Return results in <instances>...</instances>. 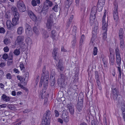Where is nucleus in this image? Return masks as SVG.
<instances>
[{
    "label": "nucleus",
    "instance_id": "f257e3e1",
    "mask_svg": "<svg viewBox=\"0 0 125 125\" xmlns=\"http://www.w3.org/2000/svg\"><path fill=\"white\" fill-rule=\"evenodd\" d=\"M42 72L43 73L42 74V76L41 77L40 86H41L43 83L44 88L46 89L48 83L49 73L48 71H46L45 68H44L42 70Z\"/></svg>",
    "mask_w": 125,
    "mask_h": 125
},
{
    "label": "nucleus",
    "instance_id": "f03ea898",
    "mask_svg": "<svg viewBox=\"0 0 125 125\" xmlns=\"http://www.w3.org/2000/svg\"><path fill=\"white\" fill-rule=\"evenodd\" d=\"M107 11L105 10L103 16L102 20V29L104 33L103 34V38L104 40H105L107 38V32L108 26V18L106 20L105 18L107 15Z\"/></svg>",
    "mask_w": 125,
    "mask_h": 125
},
{
    "label": "nucleus",
    "instance_id": "7ed1b4c3",
    "mask_svg": "<svg viewBox=\"0 0 125 125\" xmlns=\"http://www.w3.org/2000/svg\"><path fill=\"white\" fill-rule=\"evenodd\" d=\"M50 111H47L44 114L42 122V125H50L51 119L50 116Z\"/></svg>",
    "mask_w": 125,
    "mask_h": 125
},
{
    "label": "nucleus",
    "instance_id": "20e7f679",
    "mask_svg": "<svg viewBox=\"0 0 125 125\" xmlns=\"http://www.w3.org/2000/svg\"><path fill=\"white\" fill-rule=\"evenodd\" d=\"M115 51L116 54V63L118 66L117 67L118 69L119 72V76L121 77V73L120 67L119 66H120L121 63V58L120 57V54L119 53V50L118 48H116Z\"/></svg>",
    "mask_w": 125,
    "mask_h": 125
},
{
    "label": "nucleus",
    "instance_id": "39448f33",
    "mask_svg": "<svg viewBox=\"0 0 125 125\" xmlns=\"http://www.w3.org/2000/svg\"><path fill=\"white\" fill-rule=\"evenodd\" d=\"M123 34V29H121L119 31L118 35L120 41V44L121 48L123 49L125 47V44L124 41V37Z\"/></svg>",
    "mask_w": 125,
    "mask_h": 125
},
{
    "label": "nucleus",
    "instance_id": "423d86ee",
    "mask_svg": "<svg viewBox=\"0 0 125 125\" xmlns=\"http://www.w3.org/2000/svg\"><path fill=\"white\" fill-rule=\"evenodd\" d=\"M98 27L97 26L95 27L92 32V36L90 43V45L93 46L95 44V39L96 35L98 32Z\"/></svg>",
    "mask_w": 125,
    "mask_h": 125
},
{
    "label": "nucleus",
    "instance_id": "0eeeda50",
    "mask_svg": "<svg viewBox=\"0 0 125 125\" xmlns=\"http://www.w3.org/2000/svg\"><path fill=\"white\" fill-rule=\"evenodd\" d=\"M28 14L30 18L35 22H39L41 19L38 17H37L36 15L31 10H29L28 12Z\"/></svg>",
    "mask_w": 125,
    "mask_h": 125
},
{
    "label": "nucleus",
    "instance_id": "6e6552de",
    "mask_svg": "<svg viewBox=\"0 0 125 125\" xmlns=\"http://www.w3.org/2000/svg\"><path fill=\"white\" fill-rule=\"evenodd\" d=\"M97 11V8L95 6H93L92 8L91 15L90 17V22L91 23L94 22L95 18V14Z\"/></svg>",
    "mask_w": 125,
    "mask_h": 125
},
{
    "label": "nucleus",
    "instance_id": "1a4fd4ad",
    "mask_svg": "<svg viewBox=\"0 0 125 125\" xmlns=\"http://www.w3.org/2000/svg\"><path fill=\"white\" fill-rule=\"evenodd\" d=\"M52 5V2L49 0H45L44 2L43 8L42 10V12L45 10V12H47L49 7H51Z\"/></svg>",
    "mask_w": 125,
    "mask_h": 125
},
{
    "label": "nucleus",
    "instance_id": "9d476101",
    "mask_svg": "<svg viewBox=\"0 0 125 125\" xmlns=\"http://www.w3.org/2000/svg\"><path fill=\"white\" fill-rule=\"evenodd\" d=\"M17 7L20 11L24 12L26 10L25 6L22 0H19L17 2Z\"/></svg>",
    "mask_w": 125,
    "mask_h": 125
},
{
    "label": "nucleus",
    "instance_id": "9b49d317",
    "mask_svg": "<svg viewBox=\"0 0 125 125\" xmlns=\"http://www.w3.org/2000/svg\"><path fill=\"white\" fill-rule=\"evenodd\" d=\"M19 14L18 12H16L14 15V17L12 19V22L14 26H16L19 24Z\"/></svg>",
    "mask_w": 125,
    "mask_h": 125
},
{
    "label": "nucleus",
    "instance_id": "f8f14e48",
    "mask_svg": "<svg viewBox=\"0 0 125 125\" xmlns=\"http://www.w3.org/2000/svg\"><path fill=\"white\" fill-rule=\"evenodd\" d=\"M26 31L25 33L26 34L29 36H31L33 34L32 29L31 26L28 24H25Z\"/></svg>",
    "mask_w": 125,
    "mask_h": 125
},
{
    "label": "nucleus",
    "instance_id": "ddd939ff",
    "mask_svg": "<svg viewBox=\"0 0 125 125\" xmlns=\"http://www.w3.org/2000/svg\"><path fill=\"white\" fill-rule=\"evenodd\" d=\"M117 5H115L114 8L113 16L114 20L116 21H117L118 19V14L117 11Z\"/></svg>",
    "mask_w": 125,
    "mask_h": 125
},
{
    "label": "nucleus",
    "instance_id": "4468645a",
    "mask_svg": "<svg viewBox=\"0 0 125 125\" xmlns=\"http://www.w3.org/2000/svg\"><path fill=\"white\" fill-rule=\"evenodd\" d=\"M105 1V0H99L97 5L98 11H100L102 10Z\"/></svg>",
    "mask_w": 125,
    "mask_h": 125
},
{
    "label": "nucleus",
    "instance_id": "2eb2a0df",
    "mask_svg": "<svg viewBox=\"0 0 125 125\" xmlns=\"http://www.w3.org/2000/svg\"><path fill=\"white\" fill-rule=\"evenodd\" d=\"M24 40V37L23 36H19L17 38L15 42V44L16 45H20L23 42Z\"/></svg>",
    "mask_w": 125,
    "mask_h": 125
},
{
    "label": "nucleus",
    "instance_id": "dca6fc26",
    "mask_svg": "<svg viewBox=\"0 0 125 125\" xmlns=\"http://www.w3.org/2000/svg\"><path fill=\"white\" fill-rule=\"evenodd\" d=\"M56 35L57 33L55 30H53L51 31V36L53 41H57L58 40V37L56 36Z\"/></svg>",
    "mask_w": 125,
    "mask_h": 125
},
{
    "label": "nucleus",
    "instance_id": "f3484780",
    "mask_svg": "<svg viewBox=\"0 0 125 125\" xmlns=\"http://www.w3.org/2000/svg\"><path fill=\"white\" fill-rule=\"evenodd\" d=\"M57 49L55 48L54 49L52 53V56L54 59L56 60H57L59 59V55L57 53Z\"/></svg>",
    "mask_w": 125,
    "mask_h": 125
},
{
    "label": "nucleus",
    "instance_id": "a211bd4d",
    "mask_svg": "<svg viewBox=\"0 0 125 125\" xmlns=\"http://www.w3.org/2000/svg\"><path fill=\"white\" fill-rule=\"evenodd\" d=\"M53 23L52 19V18L49 19L46 23V27L48 30L51 29Z\"/></svg>",
    "mask_w": 125,
    "mask_h": 125
},
{
    "label": "nucleus",
    "instance_id": "6ab92c4d",
    "mask_svg": "<svg viewBox=\"0 0 125 125\" xmlns=\"http://www.w3.org/2000/svg\"><path fill=\"white\" fill-rule=\"evenodd\" d=\"M62 118L65 122H68L69 121V117L67 114L63 113L62 115Z\"/></svg>",
    "mask_w": 125,
    "mask_h": 125
},
{
    "label": "nucleus",
    "instance_id": "aec40b11",
    "mask_svg": "<svg viewBox=\"0 0 125 125\" xmlns=\"http://www.w3.org/2000/svg\"><path fill=\"white\" fill-rule=\"evenodd\" d=\"M112 92L111 95L113 96L114 98L115 97H117L118 94V92L115 88H112Z\"/></svg>",
    "mask_w": 125,
    "mask_h": 125
},
{
    "label": "nucleus",
    "instance_id": "412c9836",
    "mask_svg": "<svg viewBox=\"0 0 125 125\" xmlns=\"http://www.w3.org/2000/svg\"><path fill=\"white\" fill-rule=\"evenodd\" d=\"M6 25L7 28L9 29L12 28L14 26L12 23L11 22V21L10 20H7L6 22Z\"/></svg>",
    "mask_w": 125,
    "mask_h": 125
},
{
    "label": "nucleus",
    "instance_id": "4be33fe9",
    "mask_svg": "<svg viewBox=\"0 0 125 125\" xmlns=\"http://www.w3.org/2000/svg\"><path fill=\"white\" fill-rule=\"evenodd\" d=\"M67 106L71 114H73L74 113V109L72 104H68Z\"/></svg>",
    "mask_w": 125,
    "mask_h": 125
},
{
    "label": "nucleus",
    "instance_id": "5701e85b",
    "mask_svg": "<svg viewBox=\"0 0 125 125\" xmlns=\"http://www.w3.org/2000/svg\"><path fill=\"white\" fill-rule=\"evenodd\" d=\"M109 61L110 64L113 65L114 64L115 62L114 55H110Z\"/></svg>",
    "mask_w": 125,
    "mask_h": 125
},
{
    "label": "nucleus",
    "instance_id": "b1692460",
    "mask_svg": "<svg viewBox=\"0 0 125 125\" xmlns=\"http://www.w3.org/2000/svg\"><path fill=\"white\" fill-rule=\"evenodd\" d=\"M95 78L96 80V82L98 87V88L100 90H101L102 89L101 84L100 81L99 80V76L98 75H95Z\"/></svg>",
    "mask_w": 125,
    "mask_h": 125
},
{
    "label": "nucleus",
    "instance_id": "393cba45",
    "mask_svg": "<svg viewBox=\"0 0 125 125\" xmlns=\"http://www.w3.org/2000/svg\"><path fill=\"white\" fill-rule=\"evenodd\" d=\"M40 3V0H32L31 1V5L33 6H36L37 4H39Z\"/></svg>",
    "mask_w": 125,
    "mask_h": 125
},
{
    "label": "nucleus",
    "instance_id": "a878e982",
    "mask_svg": "<svg viewBox=\"0 0 125 125\" xmlns=\"http://www.w3.org/2000/svg\"><path fill=\"white\" fill-rule=\"evenodd\" d=\"M33 30L34 33L36 35H38L39 34V29L38 27H34L33 28Z\"/></svg>",
    "mask_w": 125,
    "mask_h": 125
},
{
    "label": "nucleus",
    "instance_id": "bb28decb",
    "mask_svg": "<svg viewBox=\"0 0 125 125\" xmlns=\"http://www.w3.org/2000/svg\"><path fill=\"white\" fill-rule=\"evenodd\" d=\"M1 98L4 101L6 102L9 101L10 99V98L9 96L4 94L2 95Z\"/></svg>",
    "mask_w": 125,
    "mask_h": 125
},
{
    "label": "nucleus",
    "instance_id": "cd10ccee",
    "mask_svg": "<svg viewBox=\"0 0 125 125\" xmlns=\"http://www.w3.org/2000/svg\"><path fill=\"white\" fill-rule=\"evenodd\" d=\"M60 61L61 60L59 61L57 66L58 69L61 71H62L64 69V67L62 66V63Z\"/></svg>",
    "mask_w": 125,
    "mask_h": 125
},
{
    "label": "nucleus",
    "instance_id": "c85d7f7f",
    "mask_svg": "<svg viewBox=\"0 0 125 125\" xmlns=\"http://www.w3.org/2000/svg\"><path fill=\"white\" fill-rule=\"evenodd\" d=\"M77 111L79 112H80L82 110L83 108V104L82 103H81L80 104L79 103H77Z\"/></svg>",
    "mask_w": 125,
    "mask_h": 125
},
{
    "label": "nucleus",
    "instance_id": "c756f323",
    "mask_svg": "<svg viewBox=\"0 0 125 125\" xmlns=\"http://www.w3.org/2000/svg\"><path fill=\"white\" fill-rule=\"evenodd\" d=\"M44 32L42 35L43 38L45 39H47L49 37V34L45 30H43Z\"/></svg>",
    "mask_w": 125,
    "mask_h": 125
},
{
    "label": "nucleus",
    "instance_id": "7c9ffc66",
    "mask_svg": "<svg viewBox=\"0 0 125 125\" xmlns=\"http://www.w3.org/2000/svg\"><path fill=\"white\" fill-rule=\"evenodd\" d=\"M55 72L54 70H52L51 73L50 78L52 80H54L55 79Z\"/></svg>",
    "mask_w": 125,
    "mask_h": 125
},
{
    "label": "nucleus",
    "instance_id": "2f4dec72",
    "mask_svg": "<svg viewBox=\"0 0 125 125\" xmlns=\"http://www.w3.org/2000/svg\"><path fill=\"white\" fill-rule=\"evenodd\" d=\"M17 33L19 34H21L23 32V29L22 27H20L18 28L17 30Z\"/></svg>",
    "mask_w": 125,
    "mask_h": 125
},
{
    "label": "nucleus",
    "instance_id": "473e14b6",
    "mask_svg": "<svg viewBox=\"0 0 125 125\" xmlns=\"http://www.w3.org/2000/svg\"><path fill=\"white\" fill-rule=\"evenodd\" d=\"M28 76L29 73H26L24 75L25 77L24 78V81H23V83H26L27 81V80L28 79Z\"/></svg>",
    "mask_w": 125,
    "mask_h": 125
},
{
    "label": "nucleus",
    "instance_id": "72a5a7b5",
    "mask_svg": "<svg viewBox=\"0 0 125 125\" xmlns=\"http://www.w3.org/2000/svg\"><path fill=\"white\" fill-rule=\"evenodd\" d=\"M17 79L19 80L21 83L24 84H26V83H23V81H24V78H23L22 76L19 75H18L17 76Z\"/></svg>",
    "mask_w": 125,
    "mask_h": 125
},
{
    "label": "nucleus",
    "instance_id": "f704fd0d",
    "mask_svg": "<svg viewBox=\"0 0 125 125\" xmlns=\"http://www.w3.org/2000/svg\"><path fill=\"white\" fill-rule=\"evenodd\" d=\"M26 42L28 45L31 44L32 43L31 40L30 38L28 37L25 40Z\"/></svg>",
    "mask_w": 125,
    "mask_h": 125
},
{
    "label": "nucleus",
    "instance_id": "c9c22d12",
    "mask_svg": "<svg viewBox=\"0 0 125 125\" xmlns=\"http://www.w3.org/2000/svg\"><path fill=\"white\" fill-rule=\"evenodd\" d=\"M20 53V50L19 49H16L13 52V53L16 55H19Z\"/></svg>",
    "mask_w": 125,
    "mask_h": 125
},
{
    "label": "nucleus",
    "instance_id": "e433bc0d",
    "mask_svg": "<svg viewBox=\"0 0 125 125\" xmlns=\"http://www.w3.org/2000/svg\"><path fill=\"white\" fill-rule=\"evenodd\" d=\"M72 0H67L65 3L68 7H69L72 3Z\"/></svg>",
    "mask_w": 125,
    "mask_h": 125
},
{
    "label": "nucleus",
    "instance_id": "4c0bfd02",
    "mask_svg": "<svg viewBox=\"0 0 125 125\" xmlns=\"http://www.w3.org/2000/svg\"><path fill=\"white\" fill-rule=\"evenodd\" d=\"M12 58L8 59V61L7 63V64L8 66H10L12 65Z\"/></svg>",
    "mask_w": 125,
    "mask_h": 125
},
{
    "label": "nucleus",
    "instance_id": "58836bf2",
    "mask_svg": "<svg viewBox=\"0 0 125 125\" xmlns=\"http://www.w3.org/2000/svg\"><path fill=\"white\" fill-rule=\"evenodd\" d=\"M20 67L21 70H24L25 68L22 62L20 63Z\"/></svg>",
    "mask_w": 125,
    "mask_h": 125
},
{
    "label": "nucleus",
    "instance_id": "ea45409f",
    "mask_svg": "<svg viewBox=\"0 0 125 125\" xmlns=\"http://www.w3.org/2000/svg\"><path fill=\"white\" fill-rule=\"evenodd\" d=\"M11 10L12 12H13V13L14 14V15L16 12H18L17 11V9L15 7H12L11 8Z\"/></svg>",
    "mask_w": 125,
    "mask_h": 125
},
{
    "label": "nucleus",
    "instance_id": "a19ab883",
    "mask_svg": "<svg viewBox=\"0 0 125 125\" xmlns=\"http://www.w3.org/2000/svg\"><path fill=\"white\" fill-rule=\"evenodd\" d=\"M97 48L96 47H94L93 49V54L94 55H95L97 54Z\"/></svg>",
    "mask_w": 125,
    "mask_h": 125
},
{
    "label": "nucleus",
    "instance_id": "79ce46f5",
    "mask_svg": "<svg viewBox=\"0 0 125 125\" xmlns=\"http://www.w3.org/2000/svg\"><path fill=\"white\" fill-rule=\"evenodd\" d=\"M45 94V91L44 90H43L41 92L40 95H41L42 98H43L44 97Z\"/></svg>",
    "mask_w": 125,
    "mask_h": 125
},
{
    "label": "nucleus",
    "instance_id": "37998d69",
    "mask_svg": "<svg viewBox=\"0 0 125 125\" xmlns=\"http://www.w3.org/2000/svg\"><path fill=\"white\" fill-rule=\"evenodd\" d=\"M4 42L5 44L7 45L10 43V42L8 39H5L4 40Z\"/></svg>",
    "mask_w": 125,
    "mask_h": 125
},
{
    "label": "nucleus",
    "instance_id": "c03bdc74",
    "mask_svg": "<svg viewBox=\"0 0 125 125\" xmlns=\"http://www.w3.org/2000/svg\"><path fill=\"white\" fill-rule=\"evenodd\" d=\"M57 6L58 5H55L52 8L53 10L56 12H57L58 10Z\"/></svg>",
    "mask_w": 125,
    "mask_h": 125
},
{
    "label": "nucleus",
    "instance_id": "a18cd8bd",
    "mask_svg": "<svg viewBox=\"0 0 125 125\" xmlns=\"http://www.w3.org/2000/svg\"><path fill=\"white\" fill-rule=\"evenodd\" d=\"M3 50L4 52H8L9 51V49L7 46H6L4 47Z\"/></svg>",
    "mask_w": 125,
    "mask_h": 125
},
{
    "label": "nucleus",
    "instance_id": "49530a36",
    "mask_svg": "<svg viewBox=\"0 0 125 125\" xmlns=\"http://www.w3.org/2000/svg\"><path fill=\"white\" fill-rule=\"evenodd\" d=\"M8 108L11 110H13L14 108V106L12 104H9L8 106Z\"/></svg>",
    "mask_w": 125,
    "mask_h": 125
},
{
    "label": "nucleus",
    "instance_id": "de8ad7c7",
    "mask_svg": "<svg viewBox=\"0 0 125 125\" xmlns=\"http://www.w3.org/2000/svg\"><path fill=\"white\" fill-rule=\"evenodd\" d=\"M8 55L7 54L5 53L3 56V58L4 60H6L8 58Z\"/></svg>",
    "mask_w": 125,
    "mask_h": 125
},
{
    "label": "nucleus",
    "instance_id": "09e8293b",
    "mask_svg": "<svg viewBox=\"0 0 125 125\" xmlns=\"http://www.w3.org/2000/svg\"><path fill=\"white\" fill-rule=\"evenodd\" d=\"M6 78L8 79H10L11 78V74L10 73H7L6 75Z\"/></svg>",
    "mask_w": 125,
    "mask_h": 125
},
{
    "label": "nucleus",
    "instance_id": "8fccbe9b",
    "mask_svg": "<svg viewBox=\"0 0 125 125\" xmlns=\"http://www.w3.org/2000/svg\"><path fill=\"white\" fill-rule=\"evenodd\" d=\"M57 121L58 122L62 124L63 123V121L62 119L60 118H59L57 119Z\"/></svg>",
    "mask_w": 125,
    "mask_h": 125
},
{
    "label": "nucleus",
    "instance_id": "3c124183",
    "mask_svg": "<svg viewBox=\"0 0 125 125\" xmlns=\"http://www.w3.org/2000/svg\"><path fill=\"white\" fill-rule=\"evenodd\" d=\"M61 76L62 79H58V81H63L64 77V75L63 74H61Z\"/></svg>",
    "mask_w": 125,
    "mask_h": 125
},
{
    "label": "nucleus",
    "instance_id": "603ef678",
    "mask_svg": "<svg viewBox=\"0 0 125 125\" xmlns=\"http://www.w3.org/2000/svg\"><path fill=\"white\" fill-rule=\"evenodd\" d=\"M5 31L4 29L2 28H0V33H4L5 32Z\"/></svg>",
    "mask_w": 125,
    "mask_h": 125
},
{
    "label": "nucleus",
    "instance_id": "864d4df0",
    "mask_svg": "<svg viewBox=\"0 0 125 125\" xmlns=\"http://www.w3.org/2000/svg\"><path fill=\"white\" fill-rule=\"evenodd\" d=\"M4 72L3 70H0V78H1L3 76Z\"/></svg>",
    "mask_w": 125,
    "mask_h": 125
},
{
    "label": "nucleus",
    "instance_id": "5fc2aeb1",
    "mask_svg": "<svg viewBox=\"0 0 125 125\" xmlns=\"http://www.w3.org/2000/svg\"><path fill=\"white\" fill-rule=\"evenodd\" d=\"M110 50V55H114V51L113 50L111 49H110L109 50Z\"/></svg>",
    "mask_w": 125,
    "mask_h": 125
},
{
    "label": "nucleus",
    "instance_id": "6e6d98bb",
    "mask_svg": "<svg viewBox=\"0 0 125 125\" xmlns=\"http://www.w3.org/2000/svg\"><path fill=\"white\" fill-rule=\"evenodd\" d=\"M121 109L123 112L125 111V106L124 104H122L121 105Z\"/></svg>",
    "mask_w": 125,
    "mask_h": 125
},
{
    "label": "nucleus",
    "instance_id": "4d7b16f0",
    "mask_svg": "<svg viewBox=\"0 0 125 125\" xmlns=\"http://www.w3.org/2000/svg\"><path fill=\"white\" fill-rule=\"evenodd\" d=\"M55 116L56 117H58L59 116V113L57 110H55Z\"/></svg>",
    "mask_w": 125,
    "mask_h": 125
},
{
    "label": "nucleus",
    "instance_id": "13d9d810",
    "mask_svg": "<svg viewBox=\"0 0 125 125\" xmlns=\"http://www.w3.org/2000/svg\"><path fill=\"white\" fill-rule=\"evenodd\" d=\"M6 63L5 62H1L0 64V67H3L5 66Z\"/></svg>",
    "mask_w": 125,
    "mask_h": 125
},
{
    "label": "nucleus",
    "instance_id": "bf43d9fd",
    "mask_svg": "<svg viewBox=\"0 0 125 125\" xmlns=\"http://www.w3.org/2000/svg\"><path fill=\"white\" fill-rule=\"evenodd\" d=\"M18 86L22 89L25 90L26 89V88L23 86L22 85H21L20 83H18Z\"/></svg>",
    "mask_w": 125,
    "mask_h": 125
},
{
    "label": "nucleus",
    "instance_id": "052dcab7",
    "mask_svg": "<svg viewBox=\"0 0 125 125\" xmlns=\"http://www.w3.org/2000/svg\"><path fill=\"white\" fill-rule=\"evenodd\" d=\"M13 71L15 73L18 74H19L20 73V72L16 68H14L13 69Z\"/></svg>",
    "mask_w": 125,
    "mask_h": 125
},
{
    "label": "nucleus",
    "instance_id": "680f3d73",
    "mask_svg": "<svg viewBox=\"0 0 125 125\" xmlns=\"http://www.w3.org/2000/svg\"><path fill=\"white\" fill-rule=\"evenodd\" d=\"M85 39V36L83 35H82L81 37V42L82 41L83 42V40Z\"/></svg>",
    "mask_w": 125,
    "mask_h": 125
},
{
    "label": "nucleus",
    "instance_id": "e2e57ef3",
    "mask_svg": "<svg viewBox=\"0 0 125 125\" xmlns=\"http://www.w3.org/2000/svg\"><path fill=\"white\" fill-rule=\"evenodd\" d=\"M122 116L123 117L124 121L125 122V111L122 112Z\"/></svg>",
    "mask_w": 125,
    "mask_h": 125
},
{
    "label": "nucleus",
    "instance_id": "0e129e2a",
    "mask_svg": "<svg viewBox=\"0 0 125 125\" xmlns=\"http://www.w3.org/2000/svg\"><path fill=\"white\" fill-rule=\"evenodd\" d=\"M73 18V15H71L69 19V21L70 22H71L72 21V20Z\"/></svg>",
    "mask_w": 125,
    "mask_h": 125
},
{
    "label": "nucleus",
    "instance_id": "69168bd1",
    "mask_svg": "<svg viewBox=\"0 0 125 125\" xmlns=\"http://www.w3.org/2000/svg\"><path fill=\"white\" fill-rule=\"evenodd\" d=\"M7 106V105L5 104L1 105V108H5Z\"/></svg>",
    "mask_w": 125,
    "mask_h": 125
},
{
    "label": "nucleus",
    "instance_id": "338daca9",
    "mask_svg": "<svg viewBox=\"0 0 125 125\" xmlns=\"http://www.w3.org/2000/svg\"><path fill=\"white\" fill-rule=\"evenodd\" d=\"M61 51L62 52H66L67 51L63 47H62L61 49Z\"/></svg>",
    "mask_w": 125,
    "mask_h": 125
},
{
    "label": "nucleus",
    "instance_id": "774afa93",
    "mask_svg": "<svg viewBox=\"0 0 125 125\" xmlns=\"http://www.w3.org/2000/svg\"><path fill=\"white\" fill-rule=\"evenodd\" d=\"M0 87L1 89H4V85L2 83H0Z\"/></svg>",
    "mask_w": 125,
    "mask_h": 125
}]
</instances>
